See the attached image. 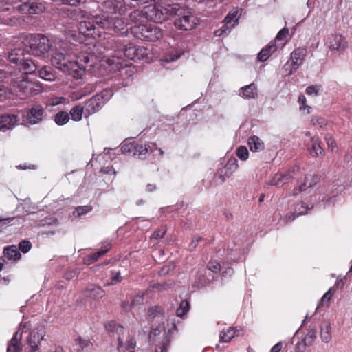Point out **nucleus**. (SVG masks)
I'll return each instance as SVG.
<instances>
[{"mask_svg":"<svg viewBox=\"0 0 352 352\" xmlns=\"http://www.w3.org/2000/svg\"><path fill=\"white\" fill-rule=\"evenodd\" d=\"M123 25L124 22L121 19L109 16L104 13L85 18L79 22L78 28L81 34L96 39L102 36L100 29L113 30L119 32L123 29Z\"/></svg>","mask_w":352,"mask_h":352,"instance_id":"obj_1","label":"nucleus"},{"mask_svg":"<svg viewBox=\"0 0 352 352\" xmlns=\"http://www.w3.org/2000/svg\"><path fill=\"white\" fill-rule=\"evenodd\" d=\"M55 51L51 57L52 65L65 74L74 78H82L85 68L82 64L73 60L72 47L64 41H58L54 46Z\"/></svg>","mask_w":352,"mask_h":352,"instance_id":"obj_2","label":"nucleus"},{"mask_svg":"<svg viewBox=\"0 0 352 352\" xmlns=\"http://www.w3.org/2000/svg\"><path fill=\"white\" fill-rule=\"evenodd\" d=\"M172 15L176 16L174 25L177 29L184 31L191 30L197 25L198 19L192 12L179 3L172 5Z\"/></svg>","mask_w":352,"mask_h":352,"instance_id":"obj_3","label":"nucleus"},{"mask_svg":"<svg viewBox=\"0 0 352 352\" xmlns=\"http://www.w3.org/2000/svg\"><path fill=\"white\" fill-rule=\"evenodd\" d=\"M23 45L29 47L32 54L38 56H44L54 48L51 41L41 34L28 36L24 39Z\"/></svg>","mask_w":352,"mask_h":352,"instance_id":"obj_4","label":"nucleus"},{"mask_svg":"<svg viewBox=\"0 0 352 352\" xmlns=\"http://www.w3.org/2000/svg\"><path fill=\"white\" fill-rule=\"evenodd\" d=\"M23 46H23H19L12 50L8 53V58L10 62L19 65V69L24 70L26 73H35L38 68V65L32 60L25 57L27 54Z\"/></svg>","mask_w":352,"mask_h":352,"instance_id":"obj_5","label":"nucleus"},{"mask_svg":"<svg viewBox=\"0 0 352 352\" xmlns=\"http://www.w3.org/2000/svg\"><path fill=\"white\" fill-rule=\"evenodd\" d=\"M173 3H175L169 0V2L166 3V7H164L155 1L154 4L144 7L147 19L155 23H162L167 20L172 15L170 10Z\"/></svg>","mask_w":352,"mask_h":352,"instance_id":"obj_6","label":"nucleus"},{"mask_svg":"<svg viewBox=\"0 0 352 352\" xmlns=\"http://www.w3.org/2000/svg\"><path fill=\"white\" fill-rule=\"evenodd\" d=\"M133 33L139 39L154 42L162 36V30L153 24H140L133 28Z\"/></svg>","mask_w":352,"mask_h":352,"instance_id":"obj_7","label":"nucleus"},{"mask_svg":"<svg viewBox=\"0 0 352 352\" xmlns=\"http://www.w3.org/2000/svg\"><path fill=\"white\" fill-rule=\"evenodd\" d=\"M111 96V91L104 89L86 101L85 104V117L92 115L100 110L104 104L110 99Z\"/></svg>","mask_w":352,"mask_h":352,"instance_id":"obj_8","label":"nucleus"},{"mask_svg":"<svg viewBox=\"0 0 352 352\" xmlns=\"http://www.w3.org/2000/svg\"><path fill=\"white\" fill-rule=\"evenodd\" d=\"M150 148L149 144H139L133 142L122 145L121 151L124 154L129 153L140 160H144L147 157Z\"/></svg>","mask_w":352,"mask_h":352,"instance_id":"obj_9","label":"nucleus"},{"mask_svg":"<svg viewBox=\"0 0 352 352\" xmlns=\"http://www.w3.org/2000/svg\"><path fill=\"white\" fill-rule=\"evenodd\" d=\"M325 44L331 52L337 54L342 53L348 47L346 38L339 34L329 35Z\"/></svg>","mask_w":352,"mask_h":352,"instance_id":"obj_10","label":"nucleus"},{"mask_svg":"<svg viewBox=\"0 0 352 352\" xmlns=\"http://www.w3.org/2000/svg\"><path fill=\"white\" fill-rule=\"evenodd\" d=\"M128 3L125 0H107L103 3V9L106 13L123 14L126 12Z\"/></svg>","mask_w":352,"mask_h":352,"instance_id":"obj_11","label":"nucleus"},{"mask_svg":"<svg viewBox=\"0 0 352 352\" xmlns=\"http://www.w3.org/2000/svg\"><path fill=\"white\" fill-rule=\"evenodd\" d=\"M19 10L30 14H38L44 12L46 8L40 1H30L19 6Z\"/></svg>","mask_w":352,"mask_h":352,"instance_id":"obj_12","label":"nucleus"},{"mask_svg":"<svg viewBox=\"0 0 352 352\" xmlns=\"http://www.w3.org/2000/svg\"><path fill=\"white\" fill-rule=\"evenodd\" d=\"M28 74L25 72L17 80L12 82L13 87L25 95L31 94L33 89V83L27 80Z\"/></svg>","mask_w":352,"mask_h":352,"instance_id":"obj_13","label":"nucleus"},{"mask_svg":"<svg viewBox=\"0 0 352 352\" xmlns=\"http://www.w3.org/2000/svg\"><path fill=\"white\" fill-rule=\"evenodd\" d=\"M306 54L307 50L304 47H298L292 52V69L289 71L288 74H292L293 71H295L298 68V67L302 63Z\"/></svg>","mask_w":352,"mask_h":352,"instance_id":"obj_14","label":"nucleus"},{"mask_svg":"<svg viewBox=\"0 0 352 352\" xmlns=\"http://www.w3.org/2000/svg\"><path fill=\"white\" fill-rule=\"evenodd\" d=\"M45 111L42 107L36 105L31 108L27 114V120L30 124H36L43 120Z\"/></svg>","mask_w":352,"mask_h":352,"instance_id":"obj_15","label":"nucleus"},{"mask_svg":"<svg viewBox=\"0 0 352 352\" xmlns=\"http://www.w3.org/2000/svg\"><path fill=\"white\" fill-rule=\"evenodd\" d=\"M19 121L18 116L14 114L0 115V130L12 129Z\"/></svg>","mask_w":352,"mask_h":352,"instance_id":"obj_16","label":"nucleus"},{"mask_svg":"<svg viewBox=\"0 0 352 352\" xmlns=\"http://www.w3.org/2000/svg\"><path fill=\"white\" fill-rule=\"evenodd\" d=\"M107 64L110 67L111 71H120L124 67H127L129 66L127 61L124 59L121 56L115 55L109 57L106 60Z\"/></svg>","mask_w":352,"mask_h":352,"instance_id":"obj_17","label":"nucleus"},{"mask_svg":"<svg viewBox=\"0 0 352 352\" xmlns=\"http://www.w3.org/2000/svg\"><path fill=\"white\" fill-rule=\"evenodd\" d=\"M238 163L235 158L230 159L225 165L223 169L221 170L219 178L223 182L226 179L229 178L237 169Z\"/></svg>","mask_w":352,"mask_h":352,"instance_id":"obj_18","label":"nucleus"},{"mask_svg":"<svg viewBox=\"0 0 352 352\" xmlns=\"http://www.w3.org/2000/svg\"><path fill=\"white\" fill-rule=\"evenodd\" d=\"M22 332L20 329L14 334L12 339L8 342L7 352H21L22 350Z\"/></svg>","mask_w":352,"mask_h":352,"instance_id":"obj_19","label":"nucleus"},{"mask_svg":"<svg viewBox=\"0 0 352 352\" xmlns=\"http://www.w3.org/2000/svg\"><path fill=\"white\" fill-rule=\"evenodd\" d=\"M43 338V335L42 333L36 331L30 332L28 338V344L31 348L30 352H36L38 350V344Z\"/></svg>","mask_w":352,"mask_h":352,"instance_id":"obj_20","label":"nucleus"},{"mask_svg":"<svg viewBox=\"0 0 352 352\" xmlns=\"http://www.w3.org/2000/svg\"><path fill=\"white\" fill-rule=\"evenodd\" d=\"M3 254V256L9 261H17L21 258V254L14 245L4 247Z\"/></svg>","mask_w":352,"mask_h":352,"instance_id":"obj_21","label":"nucleus"},{"mask_svg":"<svg viewBox=\"0 0 352 352\" xmlns=\"http://www.w3.org/2000/svg\"><path fill=\"white\" fill-rule=\"evenodd\" d=\"M309 208L308 206L305 205L304 203H301L300 204H297L295 207L294 211L290 214H287L284 219L286 222L294 221L296 217L302 215L307 213V210L312 208Z\"/></svg>","mask_w":352,"mask_h":352,"instance_id":"obj_22","label":"nucleus"},{"mask_svg":"<svg viewBox=\"0 0 352 352\" xmlns=\"http://www.w3.org/2000/svg\"><path fill=\"white\" fill-rule=\"evenodd\" d=\"M85 297L97 299L104 296L105 292L100 287L96 285H89L83 292Z\"/></svg>","mask_w":352,"mask_h":352,"instance_id":"obj_23","label":"nucleus"},{"mask_svg":"<svg viewBox=\"0 0 352 352\" xmlns=\"http://www.w3.org/2000/svg\"><path fill=\"white\" fill-rule=\"evenodd\" d=\"M307 146L310 154L314 157H318L323 153V149L320 146V141L318 138H311Z\"/></svg>","mask_w":352,"mask_h":352,"instance_id":"obj_24","label":"nucleus"},{"mask_svg":"<svg viewBox=\"0 0 352 352\" xmlns=\"http://www.w3.org/2000/svg\"><path fill=\"white\" fill-rule=\"evenodd\" d=\"M277 49L274 41H271L265 47L263 48L258 54V59L261 61H265L270 55Z\"/></svg>","mask_w":352,"mask_h":352,"instance_id":"obj_25","label":"nucleus"},{"mask_svg":"<svg viewBox=\"0 0 352 352\" xmlns=\"http://www.w3.org/2000/svg\"><path fill=\"white\" fill-rule=\"evenodd\" d=\"M147 19V16L145 14V8L144 10H135L129 15V20L138 25L143 24Z\"/></svg>","mask_w":352,"mask_h":352,"instance_id":"obj_26","label":"nucleus"},{"mask_svg":"<svg viewBox=\"0 0 352 352\" xmlns=\"http://www.w3.org/2000/svg\"><path fill=\"white\" fill-rule=\"evenodd\" d=\"M240 95L245 98H254L257 95V88L254 83L241 88Z\"/></svg>","mask_w":352,"mask_h":352,"instance_id":"obj_27","label":"nucleus"},{"mask_svg":"<svg viewBox=\"0 0 352 352\" xmlns=\"http://www.w3.org/2000/svg\"><path fill=\"white\" fill-rule=\"evenodd\" d=\"M36 73L38 74L39 77L48 81H52L55 79V75L52 72V68L49 66H44L39 69L38 65V68L34 74Z\"/></svg>","mask_w":352,"mask_h":352,"instance_id":"obj_28","label":"nucleus"},{"mask_svg":"<svg viewBox=\"0 0 352 352\" xmlns=\"http://www.w3.org/2000/svg\"><path fill=\"white\" fill-rule=\"evenodd\" d=\"M248 145L250 150L254 152H258L264 148L263 142L256 135H253L248 139Z\"/></svg>","mask_w":352,"mask_h":352,"instance_id":"obj_29","label":"nucleus"},{"mask_svg":"<svg viewBox=\"0 0 352 352\" xmlns=\"http://www.w3.org/2000/svg\"><path fill=\"white\" fill-rule=\"evenodd\" d=\"M331 325L329 322H323L321 325L320 336L323 342L328 343L331 340Z\"/></svg>","mask_w":352,"mask_h":352,"instance_id":"obj_30","label":"nucleus"},{"mask_svg":"<svg viewBox=\"0 0 352 352\" xmlns=\"http://www.w3.org/2000/svg\"><path fill=\"white\" fill-rule=\"evenodd\" d=\"M118 50L122 51L124 56L129 59H134L137 56V49L131 43L124 45L120 47Z\"/></svg>","mask_w":352,"mask_h":352,"instance_id":"obj_31","label":"nucleus"},{"mask_svg":"<svg viewBox=\"0 0 352 352\" xmlns=\"http://www.w3.org/2000/svg\"><path fill=\"white\" fill-rule=\"evenodd\" d=\"M316 335H317L316 329H311L308 331L307 335L305 336V338H304V340L302 341V343H298L297 344V348L299 349H300V347L304 349L306 345L311 344V342L316 338Z\"/></svg>","mask_w":352,"mask_h":352,"instance_id":"obj_32","label":"nucleus"},{"mask_svg":"<svg viewBox=\"0 0 352 352\" xmlns=\"http://www.w3.org/2000/svg\"><path fill=\"white\" fill-rule=\"evenodd\" d=\"M83 113H85V106L83 107L80 104L72 107L69 111V114L74 121L81 120Z\"/></svg>","mask_w":352,"mask_h":352,"instance_id":"obj_33","label":"nucleus"},{"mask_svg":"<svg viewBox=\"0 0 352 352\" xmlns=\"http://www.w3.org/2000/svg\"><path fill=\"white\" fill-rule=\"evenodd\" d=\"M236 332H239V331H236V329L233 328H229L227 329L226 331H222L220 334V342H228L231 340L232 338L234 336H239V334Z\"/></svg>","mask_w":352,"mask_h":352,"instance_id":"obj_34","label":"nucleus"},{"mask_svg":"<svg viewBox=\"0 0 352 352\" xmlns=\"http://www.w3.org/2000/svg\"><path fill=\"white\" fill-rule=\"evenodd\" d=\"M239 20L238 17V11L232 10L230 11L227 16L225 17L223 23H225L232 28H233L236 24H237Z\"/></svg>","mask_w":352,"mask_h":352,"instance_id":"obj_35","label":"nucleus"},{"mask_svg":"<svg viewBox=\"0 0 352 352\" xmlns=\"http://www.w3.org/2000/svg\"><path fill=\"white\" fill-rule=\"evenodd\" d=\"M69 120V114L65 111H59L54 116V122L59 126L65 124Z\"/></svg>","mask_w":352,"mask_h":352,"instance_id":"obj_36","label":"nucleus"},{"mask_svg":"<svg viewBox=\"0 0 352 352\" xmlns=\"http://www.w3.org/2000/svg\"><path fill=\"white\" fill-rule=\"evenodd\" d=\"M190 309L189 302L186 300L181 302L179 307L176 310V314L179 317H183Z\"/></svg>","mask_w":352,"mask_h":352,"instance_id":"obj_37","label":"nucleus"},{"mask_svg":"<svg viewBox=\"0 0 352 352\" xmlns=\"http://www.w3.org/2000/svg\"><path fill=\"white\" fill-rule=\"evenodd\" d=\"M184 52L173 50L168 54L164 57V60L166 62H173L178 59L183 54Z\"/></svg>","mask_w":352,"mask_h":352,"instance_id":"obj_38","label":"nucleus"},{"mask_svg":"<svg viewBox=\"0 0 352 352\" xmlns=\"http://www.w3.org/2000/svg\"><path fill=\"white\" fill-rule=\"evenodd\" d=\"M92 207L91 206H82L76 207L73 212V214L76 217H80L81 215L86 214L87 213L91 211Z\"/></svg>","mask_w":352,"mask_h":352,"instance_id":"obj_39","label":"nucleus"},{"mask_svg":"<svg viewBox=\"0 0 352 352\" xmlns=\"http://www.w3.org/2000/svg\"><path fill=\"white\" fill-rule=\"evenodd\" d=\"M148 315L150 318L162 317L164 315V310L161 307H154L148 309Z\"/></svg>","mask_w":352,"mask_h":352,"instance_id":"obj_40","label":"nucleus"},{"mask_svg":"<svg viewBox=\"0 0 352 352\" xmlns=\"http://www.w3.org/2000/svg\"><path fill=\"white\" fill-rule=\"evenodd\" d=\"M75 345L78 346V350H84L91 345V342L87 339L79 338L75 340Z\"/></svg>","mask_w":352,"mask_h":352,"instance_id":"obj_41","label":"nucleus"},{"mask_svg":"<svg viewBox=\"0 0 352 352\" xmlns=\"http://www.w3.org/2000/svg\"><path fill=\"white\" fill-rule=\"evenodd\" d=\"M232 28L231 26L223 23V25L220 28L215 30L214 34L216 36H222L224 35H227L230 32V30Z\"/></svg>","mask_w":352,"mask_h":352,"instance_id":"obj_42","label":"nucleus"},{"mask_svg":"<svg viewBox=\"0 0 352 352\" xmlns=\"http://www.w3.org/2000/svg\"><path fill=\"white\" fill-rule=\"evenodd\" d=\"M32 245L30 241L23 240L19 243V250L23 254L28 253L32 248Z\"/></svg>","mask_w":352,"mask_h":352,"instance_id":"obj_43","label":"nucleus"},{"mask_svg":"<svg viewBox=\"0 0 352 352\" xmlns=\"http://www.w3.org/2000/svg\"><path fill=\"white\" fill-rule=\"evenodd\" d=\"M111 282L108 283L107 284V285H115V284H117L118 283L121 282V280H122V277L121 276L120 272L111 271Z\"/></svg>","mask_w":352,"mask_h":352,"instance_id":"obj_44","label":"nucleus"},{"mask_svg":"<svg viewBox=\"0 0 352 352\" xmlns=\"http://www.w3.org/2000/svg\"><path fill=\"white\" fill-rule=\"evenodd\" d=\"M248 151L245 146H239L236 151V155L241 160H246L248 158Z\"/></svg>","mask_w":352,"mask_h":352,"instance_id":"obj_45","label":"nucleus"},{"mask_svg":"<svg viewBox=\"0 0 352 352\" xmlns=\"http://www.w3.org/2000/svg\"><path fill=\"white\" fill-rule=\"evenodd\" d=\"M282 173H276L273 178L270 180V184L277 187H281L283 186L282 182Z\"/></svg>","mask_w":352,"mask_h":352,"instance_id":"obj_46","label":"nucleus"},{"mask_svg":"<svg viewBox=\"0 0 352 352\" xmlns=\"http://www.w3.org/2000/svg\"><path fill=\"white\" fill-rule=\"evenodd\" d=\"M311 122L312 124L318 126L320 128H322L327 125L326 120L322 117H313Z\"/></svg>","mask_w":352,"mask_h":352,"instance_id":"obj_47","label":"nucleus"},{"mask_svg":"<svg viewBox=\"0 0 352 352\" xmlns=\"http://www.w3.org/2000/svg\"><path fill=\"white\" fill-rule=\"evenodd\" d=\"M207 267L208 270L214 273H218L221 270V265L217 261H212L209 263Z\"/></svg>","mask_w":352,"mask_h":352,"instance_id":"obj_48","label":"nucleus"},{"mask_svg":"<svg viewBox=\"0 0 352 352\" xmlns=\"http://www.w3.org/2000/svg\"><path fill=\"white\" fill-rule=\"evenodd\" d=\"M320 90V86L311 85L306 89V94L310 96H318Z\"/></svg>","mask_w":352,"mask_h":352,"instance_id":"obj_49","label":"nucleus"},{"mask_svg":"<svg viewBox=\"0 0 352 352\" xmlns=\"http://www.w3.org/2000/svg\"><path fill=\"white\" fill-rule=\"evenodd\" d=\"M12 4L10 0H0V12L8 11Z\"/></svg>","mask_w":352,"mask_h":352,"instance_id":"obj_50","label":"nucleus"},{"mask_svg":"<svg viewBox=\"0 0 352 352\" xmlns=\"http://www.w3.org/2000/svg\"><path fill=\"white\" fill-rule=\"evenodd\" d=\"M332 297V294H331V289H329L322 296V298H321L320 301L319 302V303L318 304V306H317V309L322 306L323 305V303L327 301V302H329L331 298Z\"/></svg>","mask_w":352,"mask_h":352,"instance_id":"obj_51","label":"nucleus"},{"mask_svg":"<svg viewBox=\"0 0 352 352\" xmlns=\"http://www.w3.org/2000/svg\"><path fill=\"white\" fill-rule=\"evenodd\" d=\"M169 342V340L166 339L162 344L157 346L155 352H167Z\"/></svg>","mask_w":352,"mask_h":352,"instance_id":"obj_52","label":"nucleus"},{"mask_svg":"<svg viewBox=\"0 0 352 352\" xmlns=\"http://www.w3.org/2000/svg\"><path fill=\"white\" fill-rule=\"evenodd\" d=\"M325 140L328 146V148H330L332 151L333 148L336 147V142L333 139L331 134H327L325 136Z\"/></svg>","mask_w":352,"mask_h":352,"instance_id":"obj_53","label":"nucleus"},{"mask_svg":"<svg viewBox=\"0 0 352 352\" xmlns=\"http://www.w3.org/2000/svg\"><path fill=\"white\" fill-rule=\"evenodd\" d=\"M298 102L300 104V111H302L304 109H305L306 108L308 109V110H309L311 109V107L309 106H307L306 105V98L304 95H300L298 97ZM309 111H307V113H309Z\"/></svg>","mask_w":352,"mask_h":352,"instance_id":"obj_54","label":"nucleus"},{"mask_svg":"<svg viewBox=\"0 0 352 352\" xmlns=\"http://www.w3.org/2000/svg\"><path fill=\"white\" fill-rule=\"evenodd\" d=\"M289 34V30L286 28L280 30L276 36V40L283 41Z\"/></svg>","mask_w":352,"mask_h":352,"instance_id":"obj_55","label":"nucleus"},{"mask_svg":"<svg viewBox=\"0 0 352 352\" xmlns=\"http://www.w3.org/2000/svg\"><path fill=\"white\" fill-rule=\"evenodd\" d=\"M113 327L116 329L117 333L122 331V327L116 324L114 322H110L106 325V328L108 331H113Z\"/></svg>","mask_w":352,"mask_h":352,"instance_id":"obj_56","label":"nucleus"},{"mask_svg":"<svg viewBox=\"0 0 352 352\" xmlns=\"http://www.w3.org/2000/svg\"><path fill=\"white\" fill-rule=\"evenodd\" d=\"M166 233V230L159 229L156 230L151 236V239H158L162 238Z\"/></svg>","mask_w":352,"mask_h":352,"instance_id":"obj_57","label":"nucleus"},{"mask_svg":"<svg viewBox=\"0 0 352 352\" xmlns=\"http://www.w3.org/2000/svg\"><path fill=\"white\" fill-rule=\"evenodd\" d=\"M309 182V178L307 177L305 178V182L300 184L298 188L294 190V195H296L298 192H302L306 190L307 183Z\"/></svg>","mask_w":352,"mask_h":352,"instance_id":"obj_58","label":"nucleus"},{"mask_svg":"<svg viewBox=\"0 0 352 352\" xmlns=\"http://www.w3.org/2000/svg\"><path fill=\"white\" fill-rule=\"evenodd\" d=\"M136 345V342L133 338H129L126 342V350H133Z\"/></svg>","mask_w":352,"mask_h":352,"instance_id":"obj_59","label":"nucleus"},{"mask_svg":"<svg viewBox=\"0 0 352 352\" xmlns=\"http://www.w3.org/2000/svg\"><path fill=\"white\" fill-rule=\"evenodd\" d=\"M105 254V250H100L97 252L94 253L90 256V259L91 261L90 262H94L97 261L100 256H103Z\"/></svg>","mask_w":352,"mask_h":352,"instance_id":"obj_60","label":"nucleus"},{"mask_svg":"<svg viewBox=\"0 0 352 352\" xmlns=\"http://www.w3.org/2000/svg\"><path fill=\"white\" fill-rule=\"evenodd\" d=\"M201 239H201V237H200V236H194V237L192 238V241H191L190 244V249L191 250H194V249L196 248V246H197V243H199Z\"/></svg>","mask_w":352,"mask_h":352,"instance_id":"obj_61","label":"nucleus"},{"mask_svg":"<svg viewBox=\"0 0 352 352\" xmlns=\"http://www.w3.org/2000/svg\"><path fill=\"white\" fill-rule=\"evenodd\" d=\"M292 176L290 173V171L287 173H285V174H282V182H283V184L284 185L285 184L290 182L292 179Z\"/></svg>","mask_w":352,"mask_h":352,"instance_id":"obj_62","label":"nucleus"},{"mask_svg":"<svg viewBox=\"0 0 352 352\" xmlns=\"http://www.w3.org/2000/svg\"><path fill=\"white\" fill-rule=\"evenodd\" d=\"M101 171L104 174H113L116 175V171L113 167H104L101 169Z\"/></svg>","mask_w":352,"mask_h":352,"instance_id":"obj_63","label":"nucleus"},{"mask_svg":"<svg viewBox=\"0 0 352 352\" xmlns=\"http://www.w3.org/2000/svg\"><path fill=\"white\" fill-rule=\"evenodd\" d=\"M282 349V343L278 342L271 349V352H280Z\"/></svg>","mask_w":352,"mask_h":352,"instance_id":"obj_64","label":"nucleus"}]
</instances>
